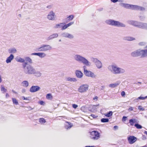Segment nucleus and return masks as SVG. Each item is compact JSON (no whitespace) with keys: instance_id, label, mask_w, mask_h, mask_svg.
<instances>
[{"instance_id":"1","label":"nucleus","mask_w":147,"mask_h":147,"mask_svg":"<svg viewBox=\"0 0 147 147\" xmlns=\"http://www.w3.org/2000/svg\"><path fill=\"white\" fill-rule=\"evenodd\" d=\"M108 69L109 71L115 74H123L125 71V69L118 67L115 64L109 65L108 67Z\"/></svg>"},{"instance_id":"2","label":"nucleus","mask_w":147,"mask_h":147,"mask_svg":"<svg viewBox=\"0 0 147 147\" xmlns=\"http://www.w3.org/2000/svg\"><path fill=\"white\" fill-rule=\"evenodd\" d=\"M74 59L76 61L81 62L86 66L90 67L91 65V62L85 57L80 55L75 54L74 56Z\"/></svg>"},{"instance_id":"3","label":"nucleus","mask_w":147,"mask_h":147,"mask_svg":"<svg viewBox=\"0 0 147 147\" xmlns=\"http://www.w3.org/2000/svg\"><path fill=\"white\" fill-rule=\"evenodd\" d=\"M127 22L129 24L135 27L147 30V23L131 20H128Z\"/></svg>"},{"instance_id":"4","label":"nucleus","mask_w":147,"mask_h":147,"mask_svg":"<svg viewBox=\"0 0 147 147\" xmlns=\"http://www.w3.org/2000/svg\"><path fill=\"white\" fill-rule=\"evenodd\" d=\"M84 72L85 75L88 77H91L92 78H95L96 76L93 72L90 71L86 69V67L85 66H83Z\"/></svg>"},{"instance_id":"5","label":"nucleus","mask_w":147,"mask_h":147,"mask_svg":"<svg viewBox=\"0 0 147 147\" xmlns=\"http://www.w3.org/2000/svg\"><path fill=\"white\" fill-rule=\"evenodd\" d=\"M35 69L31 65H28L27 67L24 69L25 73L28 75L33 74L34 73Z\"/></svg>"},{"instance_id":"6","label":"nucleus","mask_w":147,"mask_h":147,"mask_svg":"<svg viewBox=\"0 0 147 147\" xmlns=\"http://www.w3.org/2000/svg\"><path fill=\"white\" fill-rule=\"evenodd\" d=\"M91 60L96 65V67L98 69L101 68L102 67V64L101 62L97 58L92 57Z\"/></svg>"},{"instance_id":"7","label":"nucleus","mask_w":147,"mask_h":147,"mask_svg":"<svg viewBox=\"0 0 147 147\" xmlns=\"http://www.w3.org/2000/svg\"><path fill=\"white\" fill-rule=\"evenodd\" d=\"M90 137L91 138L96 140L100 138V133L98 131H92L90 132Z\"/></svg>"},{"instance_id":"8","label":"nucleus","mask_w":147,"mask_h":147,"mask_svg":"<svg viewBox=\"0 0 147 147\" xmlns=\"http://www.w3.org/2000/svg\"><path fill=\"white\" fill-rule=\"evenodd\" d=\"M47 18L49 20L53 21L55 20L56 16L55 13L53 11H50L47 16Z\"/></svg>"},{"instance_id":"9","label":"nucleus","mask_w":147,"mask_h":147,"mask_svg":"<svg viewBox=\"0 0 147 147\" xmlns=\"http://www.w3.org/2000/svg\"><path fill=\"white\" fill-rule=\"evenodd\" d=\"M89 88V85L87 84H84L81 85L78 88L79 92H86L87 91Z\"/></svg>"},{"instance_id":"10","label":"nucleus","mask_w":147,"mask_h":147,"mask_svg":"<svg viewBox=\"0 0 147 147\" xmlns=\"http://www.w3.org/2000/svg\"><path fill=\"white\" fill-rule=\"evenodd\" d=\"M131 55L132 57H141L140 49H138L132 52L131 53Z\"/></svg>"},{"instance_id":"11","label":"nucleus","mask_w":147,"mask_h":147,"mask_svg":"<svg viewBox=\"0 0 147 147\" xmlns=\"http://www.w3.org/2000/svg\"><path fill=\"white\" fill-rule=\"evenodd\" d=\"M61 35L63 37L70 39H73L74 38V36L73 34L67 32H65L62 33L61 34Z\"/></svg>"},{"instance_id":"12","label":"nucleus","mask_w":147,"mask_h":147,"mask_svg":"<svg viewBox=\"0 0 147 147\" xmlns=\"http://www.w3.org/2000/svg\"><path fill=\"white\" fill-rule=\"evenodd\" d=\"M127 140L129 144H131L135 142L137 140V138L134 136H130L128 137Z\"/></svg>"},{"instance_id":"13","label":"nucleus","mask_w":147,"mask_h":147,"mask_svg":"<svg viewBox=\"0 0 147 147\" xmlns=\"http://www.w3.org/2000/svg\"><path fill=\"white\" fill-rule=\"evenodd\" d=\"M31 55H36L39 57L40 58H43L45 57L46 54L44 52H39L36 53H33L31 54Z\"/></svg>"},{"instance_id":"14","label":"nucleus","mask_w":147,"mask_h":147,"mask_svg":"<svg viewBox=\"0 0 147 147\" xmlns=\"http://www.w3.org/2000/svg\"><path fill=\"white\" fill-rule=\"evenodd\" d=\"M130 9L140 10H145V8L143 7L136 5H130Z\"/></svg>"},{"instance_id":"15","label":"nucleus","mask_w":147,"mask_h":147,"mask_svg":"<svg viewBox=\"0 0 147 147\" xmlns=\"http://www.w3.org/2000/svg\"><path fill=\"white\" fill-rule=\"evenodd\" d=\"M121 82L118 81L114 83L110 84L109 85V87L111 88H116L120 84Z\"/></svg>"},{"instance_id":"16","label":"nucleus","mask_w":147,"mask_h":147,"mask_svg":"<svg viewBox=\"0 0 147 147\" xmlns=\"http://www.w3.org/2000/svg\"><path fill=\"white\" fill-rule=\"evenodd\" d=\"M40 88L37 86H32L30 88V92H36L39 91Z\"/></svg>"},{"instance_id":"17","label":"nucleus","mask_w":147,"mask_h":147,"mask_svg":"<svg viewBox=\"0 0 147 147\" xmlns=\"http://www.w3.org/2000/svg\"><path fill=\"white\" fill-rule=\"evenodd\" d=\"M113 26L118 27H125V25L124 24L118 21L115 20Z\"/></svg>"},{"instance_id":"18","label":"nucleus","mask_w":147,"mask_h":147,"mask_svg":"<svg viewBox=\"0 0 147 147\" xmlns=\"http://www.w3.org/2000/svg\"><path fill=\"white\" fill-rule=\"evenodd\" d=\"M141 57L143 58L147 57V49H140Z\"/></svg>"},{"instance_id":"19","label":"nucleus","mask_w":147,"mask_h":147,"mask_svg":"<svg viewBox=\"0 0 147 147\" xmlns=\"http://www.w3.org/2000/svg\"><path fill=\"white\" fill-rule=\"evenodd\" d=\"M75 74L77 77L79 79L82 78L83 76V73L81 71L79 70H76Z\"/></svg>"},{"instance_id":"20","label":"nucleus","mask_w":147,"mask_h":147,"mask_svg":"<svg viewBox=\"0 0 147 147\" xmlns=\"http://www.w3.org/2000/svg\"><path fill=\"white\" fill-rule=\"evenodd\" d=\"M65 80L67 81L72 82H76L77 81V79L75 78H71L69 77H67L65 78Z\"/></svg>"},{"instance_id":"21","label":"nucleus","mask_w":147,"mask_h":147,"mask_svg":"<svg viewBox=\"0 0 147 147\" xmlns=\"http://www.w3.org/2000/svg\"><path fill=\"white\" fill-rule=\"evenodd\" d=\"M73 126V124L70 122H66L65 124V128L67 129H70Z\"/></svg>"},{"instance_id":"22","label":"nucleus","mask_w":147,"mask_h":147,"mask_svg":"<svg viewBox=\"0 0 147 147\" xmlns=\"http://www.w3.org/2000/svg\"><path fill=\"white\" fill-rule=\"evenodd\" d=\"M14 57V55L12 54H10V56L7 58L6 60V63H11V61L13 59Z\"/></svg>"},{"instance_id":"23","label":"nucleus","mask_w":147,"mask_h":147,"mask_svg":"<svg viewBox=\"0 0 147 147\" xmlns=\"http://www.w3.org/2000/svg\"><path fill=\"white\" fill-rule=\"evenodd\" d=\"M42 46L45 51L50 50L52 49V47L49 45H43Z\"/></svg>"},{"instance_id":"24","label":"nucleus","mask_w":147,"mask_h":147,"mask_svg":"<svg viewBox=\"0 0 147 147\" xmlns=\"http://www.w3.org/2000/svg\"><path fill=\"white\" fill-rule=\"evenodd\" d=\"M58 36V34L57 33L54 34L49 36V37L47 38V40H49L52 39L54 38L57 37Z\"/></svg>"},{"instance_id":"25","label":"nucleus","mask_w":147,"mask_h":147,"mask_svg":"<svg viewBox=\"0 0 147 147\" xmlns=\"http://www.w3.org/2000/svg\"><path fill=\"white\" fill-rule=\"evenodd\" d=\"M37 77H40L42 75V73L40 71H36L35 69L34 73L33 74Z\"/></svg>"},{"instance_id":"26","label":"nucleus","mask_w":147,"mask_h":147,"mask_svg":"<svg viewBox=\"0 0 147 147\" xmlns=\"http://www.w3.org/2000/svg\"><path fill=\"white\" fill-rule=\"evenodd\" d=\"M8 52L10 54L16 53L17 52L16 49L14 48H11L8 49Z\"/></svg>"},{"instance_id":"27","label":"nucleus","mask_w":147,"mask_h":147,"mask_svg":"<svg viewBox=\"0 0 147 147\" xmlns=\"http://www.w3.org/2000/svg\"><path fill=\"white\" fill-rule=\"evenodd\" d=\"M124 39L128 41H132L135 40L136 39L135 38L131 36H126L124 38Z\"/></svg>"},{"instance_id":"28","label":"nucleus","mask_w":147,"mask_h":147,"mask_svg":"<svg viewBox=\"0 0 147 147\" xmlns=\"http://www.w3.org/2000/svg\"><path fill=\"white\" fill-rule=\"evenodd\" d=\"M21 85L24 87H27L29 86V82L27 81H24L22 82Z\"/></svg>"},{"instance_id":"29","label":"nucleus","mask_w":147,"mask_h":147,"mask_svg":"<svg viewBox=\"0 0 147 147\" xmlns=\"http://www.w3.org/2000/svg\"><path fill=\"white\" fill-rule=\"evenodd\" d=\"M16 61L20 63H24L25 61L24 59L20 57H17L16 58Z\"/></svg>"},{"instance_id":"30","label":"nucleus","mask_w":147,"mask_h":147,"mask_svg":"<svg viewBox=\"0 0 147 147\" xmlns=\"http://www.w3.org/2000/svg\"><path fill=\"white\" fill-rule=\"evenodd\" d=\"M120 5L121 6L126 8L130 9L131 5L123 3H120Z\"/></svg>"},{"instance_id":"31","label":"nucleus","mask_w":147,"mask_h":147,"mask_svg":"<svg viewBox=\"0 0 147 147\" xmlns=\"http://www.w3.org/2000/svg\"><path fill=\"white\" fill-rule=\"evenodd\" d=\"M113 20L112 19H108L105 21V23L109 25L112 26Z\"/></svg>"},{"instance_id":"32","label":"nucleus","mask_w":147,"mask_h":147,"mask_svg":"<svg viewBox=\"0 0 147 147\" xmlns=\"http://www.w3.org/2000/svg\"><path fill=\"white\" fill-rule=\"evenodd\" d=\"M98 105H93L92 106V109H91V110H90V111L92 112H95L96 111H97V106Z\"/></svg>"},{"instance_id":"33","label":"nucleus","mask_w":147,"mask_h":147,"mask_svg":"<svg viewBox=\"0 0 147 147\" xmlns=\"http://www.w3.org/2000/svg\"><path fill=\"white\" fill-rule=\"evenodd\" d=\"M74 16L73 15H71L68 16L66 18L67 20L68 21H70L73 20L74 18Z\"/></svg>"},{"instance_id":"34","label":"nucleus","mask_w":147,"mask_h":147,"mask_svg":"<svg viewBox=\"0 0 147 147\" xmlns=\"http://www.w3.org/2000/svg\"><path fill=\"white\" fill-rule=\"evenodd\" d=\"M136 121V119H131L129 120V123L132 126L134 125Z\"/></svg>"},{"instance_id":"35","label":"nucleus","mask_w":147,"mask_h":147,"mask_svg":"<svg viewBox=\"0 0 147 147\" xmlns=\"http://www.w3.org/2000/svg\"><path fill=\"white\" fill-rule=\"evenodd\" d=\"M25 61V60L26 61L29 62L30 63H32V59L29 57H26L24 59Z\"/></svg>"},{"instance_id":"36","label":"nucleus","mask_w":147,"mask_h":147,"mask_svg":"<svg viewBox=\"0 0 147 147\" xmlns=\"http://www.w3.org/2000/svg\"><path fill=\"white\" fill-rule=\"evenodd\" d=\"M147 43L145 42H139L138 44L139 46L141 47L144 46L146 45Z\"/></svg>"},{"instance_id":"37","label":"nucleus","mask_w":147,"mask_h":147,"mask_svg":"<svg viewBox=\"0 0 147 147\" xmlns=\"http://www.w3.org/2000/svg\"><path fill=\"white\" fill-rule=\"evenodd\" d=\"M62 25H63V23H61L60 24H56L54 26L55 28H62Z\"/></svg>"},{"instance_id":"38","label":"nucleus","mask_w":147,"mask_h":147,"mask_svg":"<svg viewBox=\"0 0 147 147\" xmlns=\"http://www.w3.org/2000/svg\"><path fill=\"white\" fill-rule=\"evenodd\" d=\"M113 113L112 111H111L108 112L107 113L105 114V115L107 117H109L112 115Z\"/></svg>"},{"instance_id":"39","label":"nucleus","mask_w":147,"mask_h":147,"mask_svg":"<svg viewBox=\"0 0 147 147\" xmlns=\"http://www.w3.org/2000/svg\"><path fill=\"white\" fill-rule=\"evenodd\" d=\"M39 120L40 123L41 124H44L46 122L45 120L43 118H40L39 119Z\"/></svg>"},{"instance_id":"40","label":"nucleus","mask_w":147,"mask_h":147,"mask_svg":"<svg viewBox=\"0 0 147 147\" xmlns=\"http://www.w3.org/2000/svg\"><path fill=\"white\" fill-rule=\"evenodd\" d=\"M47 98L49 100H51L53 98V97L51 94L49 93L47 94L46 96Z\"/></svg>"},{"instance_id":"41","label":"nucleus","mask_w":147,"mask_h":147,"mask_svg":"<svg viewBox=\"0 0 147 147\" xmlns=\"http://www.w3.org/2000/svg\"><path fill=\"white\" fill-rule=\"evenodd\" d=\"M109 121V119L108 118H103L101 119V121L102 123L108 122Z\"/></svg>"},{"instance_id":"42","label":"nucleus","mask_w":147,"mask_h":147,"mask_svg":"<svg viewBox=\"0 0 147 147\" xmlns=\"http://www.w3.org/2000/svg\"><path fill=\"white\" fill-rule=\"evenodd\" d=\"M63 25H62V28H61L62 30H63L67 29L68 27L66 24L65 23H63Z\"/></svg>"},{"instance_id":"43","label":"nucleus","mask_w":147,"mask_h":147,"mask_svg":"<svg viewBox=\"0 0 147 147\" xmlns=\"http://www.w3.org/2000/svg\"><path fill=\"white\" fill-rule=\"evenodd\" d=\"M134 126L135 127H136V128L137 129H141L142 127V126L141 125H140L138 123L135 124L134 125Z\"/></svg>"},{"instance_id":"44","label":"nucleus","mask_w":147,"mask_h":147,"mask_svg":"<svg viewBox=\"0 0 147 147\" xmlns=\"http://www.w3.org/2000/svg\"><path fill=\"white\" fill-rule=\"evenodd\" d=\"M13 103L17 105L18 104V101H17L16 99L15 98H12V99Z\"/></svg>"},{"instance_id":"45","label":"nucleus","mask_w":147,"mask_h":147,"mask_svg":"<svg viewBox=\"0 0 147 147\" xmlns=\"http://www.w3.org/2000/svg\"><path fill=\"white\" fill-rule=\"evenodd\" d=\"M1 90L2 91L5 92L7 91L6 88H5L4 86L2 85L1 86Z\"/></svg>"},{"instance_id":"46","label":"nucleus","mask_w":147,"mask_h":147,"mask_svg":"<svg viewBox=\"0 0 147 147\" xmlns=\"http://www.w3.org/2000/svg\"><path fill=\"white\" fill-rule=\"evenodd\" d=\"M37 50L39 51H45L42 45L40 47L38 48Z\"/></svg>"},{"instance_id":"47","label":"nucleus","mask_w":147,"mask_h":147,"mask_svg":"<svg viewBox=\"0 0 147 147\" xmlns=\"http://www.w3.org/2000/svg\"><path fill=\"white\" fill-rule=\"evenodd\" d=\"M147 98V96L142 97L141 96L138 98V100H144Z\"/></svg>"},{"instance_id":"48","label":"nucleus","mask_w":147,"mask_h":147,"mask_svg":"<svg viewBox=\"0 0 147 147\" xmlns=\"http://www.w3.org/2000/svg\"><path fill=\"white\" fill-rule=\"evenodd\" d=\"M27 65V62H25L24 63L22 64V66L24 69L27 67V66L28 65Z\"/></svg>"},{"instance_id":"49","label":"nucleus","mask_w":147,"mask_h":147,"mask_svg":"<svg viewBox=\"0 0 147 147\" xmlns=\"http://www.w3.org/2000/svg\"><path fill=\"white\" fill-rule=\"evenodd\" d=\"M74 22H71L66 24L67 26V27H69L70 26H71L73 24H74Z\"/></svg>"},{"instance_id":"50","label":"nucleus","mask_w":147,"mask_h":147,"mask_svg":"<svg viewBox=\"0 0 147 147\" xmlns=\"http://www.w3.org/2000/svg\"><path fill=\"white\" fill-rule=\"evenodd\" d=\"M53 7V5H48L47 6V8H48L49 9H51Z\"/></svg>"},{"instance_id":"51","label":"nucleus","mask_w":147,"mask_h":147,"mask_svg":"<svg viewBox=\"0 0 147 147\" xmlns=\"http://www.w3.org/2000/svg\"><path fill=\"white\" fill-rule=\"evenodd\" d=\"M39 103L40 105H44L45 104V102L41 100L39 102Z\"/></svg>"},{"instance_id":"52","label":"nucleus","mask_w":147,"mask_h":147,"mask_svg":"<svg viewBox=\"0 0 147 147\" xmlns=\"http://www.w3.org/2000/svg\"><path fill=\"white\" fill-rule=\"evenodd\" d=\"M90 116L92 117L93 118H95L98 117V116L97 115H95L94 114H92L90 115Z\"/></svg>"},{"instance_id":"53","label":"nucleus","mask_w":147,"mask_h":147,"mask_svg":"<svg viewBox=\"0 0 147 147\" xmlns=\"http://www.w3.org/2000/svg\"><path fill=\"white\" fill-rule=\"evenodd\" d=\"M74 109H76L78 107V105L75 104H73L72 105Z\"/></svg>"},{"instance_id":"54","label":"nucleus","mask_w":147,"mask_h":147,"mask_svg":"<svg viewBox=\"0 0 147 147\" xmlns=\"http://www.w3.org/2000/svg\"><path fill=\"white\" fill-rule=\"evenodd\" d=\"M138 109L140 110H142L143 111L144 110V109L142 108V107L141 106H139L138 107Z\"/></svg>"},{"instance_id":"55","label":"nucleus","mask_w":147,"mask_h":147,"mask_svg":"<svg viewBox=\"0 0 147 147\" xmlns=\"http://www.w3.org/2000/svg\"><path fill=\"white\" fill-rule=\"evenodd\" d=\"M127 118V117L125 116H123L122 118V121H125L126 120V118Z\"/></svg>"},{"instance_id":"56","label":"nucleus","mask_w":147,"mask_h":147,"mask_svg":"<svg viewBox=\"0 0 147 147\" xmlns=\"http://www.w3.org/2000/svg\"><path fill=\"white\" fill-rule=\"evenodd\" d=\"M133 110V108L132 107H130L128 109V111H132Z\"/></svg>"},{"instance_id":"57","label":"nucleus","mask_w":147,"mask_h":147,"mask_svg":"<svg viewBox=\"0 0 147 147\" xmlns=\"http://www.w3.org/2000/svg\"><path fill=\"white\" fill-rule=\"evenodd\" d=\"M22 98L23 100H28L29 99H28V98L27 97H25L24 96H22Z\"/></svg>"},{"instance_id":"58","label":"nucleus","mask_w":147,"mask_h":147,"mask_svg":"<svg viewBox=\"0 0 147 147\" xmlns=\"http://www.w3.org/2000/svg\"><path fill=\"white\" fill-rule=\"evenodd\" d=\"M98 98V97L97 96H96L94 97L93 98V99L94 100L96 101L97 100Z\"/></svg>"},{"instance_id":"59","label":"nucleus","mask_w":147,"mask_h":147,"mask_svg":"<svg viewBox=\"0 0 147 147\" xmlns=\"http://www.w3.org/2000/svg\"><path fill=\"white\" fill-rule=\"evenodd\" d=\"M138 98H137L134 99V102H138Z\"/></svg>"},{"instance_id":"60","label":"nucleus","mask_w":147,"mask_h":147,"mask_svg":"<svg viewBox=\"0 0 147 147\" xmlns=\"http://www.w3.org/2000/svg\"><path fill=\"white\" fill-rule=\"evenodd\" d=\"M111 0L112 2H113L114 3H115L117 2L118 1V0Z\"/></svg>"},{"instance_id":"61","label":"nucleus","mask_w":147,"mask_h":147,"mask_svg":"<svg viewBox=\"0 0 147 147\" xmlns=\"http://www.w3.org/2000/svg\"><path fill=\"white\" fill-rule=\"evenodd\" d=\"M121 95L122 96H124L125 95V92H121Z\"/></svg>"},{"instance_id":"62","label":"nucleus","mask_w":147,"mask_h":147,"mask_svg":"<svg viewBox=\"0 0 147 147\" xmlns=\"http://www.w3.org/2000/svg\"><path fill=\"white\" fill-rule=\"evenodd\" d=\"M138 86H140V84H141V82H138L137 83H135Z\"/></svg>"},{"instance_id":"63","label":"nucleus","mask_w":147,"mask_h":147,"mask_svg":"<svg viewBox=\"0 0 147 147\" xmlns=\"http://www.w3.org/2000/svg\"><path fill=\"white\" fill-rule=\"evenodd\" d=\"M27 108H28V109L29 110H31L33 109V108H32L30 107L29 106V107H27Z\"/></svg>"},{"instance_id":"64","label":"nucleus","mask_w":147,"mask_h":147,"mask_svg":"<svg viewBox=\"0 0 147 147\" xmlns=\"http://www.w3.org/2000/svg\"><path fill=\"white\" fill-rule=\"evenodd\" d=\"M114 128L115 129H117L118 128V126L116 125L114 127Z\"/></svg>"}]
</instances>
